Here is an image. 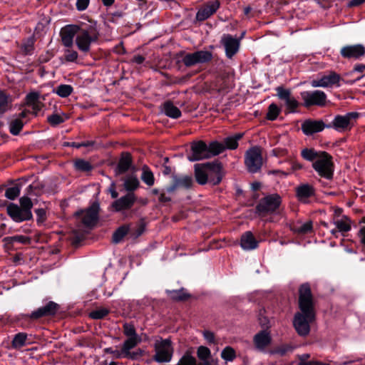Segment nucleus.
<instances>
[{
  "label": "nucleus",
  "instance_id": "obj_18",
  "mask_svg": "<svg viewBox=\"0 0 365 365\" xmlns=\"http://www.w3.org/2000/svg\"><path fill=\"white\" fill-rule=\"evenodd\" d=\"M219 7L220 2L217 0H211L197 11L196 19L198 21H204L215 13Z\"/></svg>",
  "mask_w": 365,
  "mask_h": 365
},
{
  "label": "nucleus",
  "instance_id": "obj_61",
  "mask_svg": "<svg viewBox=\"0 0 365 365\" xmlns=\"http://www.w3.org/2000/svg\"><path fill=\"white\" fill-rule=\"evenodd\" d=\"M113 354L117 359L127 358V355L123 352V348L121 349V350H115V351H113Z\"/></svg>",
  "mask_w": 365,
  "mask_h": 365
},
{
  "label": "nucleus",
  "instance_id": "obj_33",
  "mask_svg": "<svg viewBox=\"0 0 365 365\" xmlns=\"http://www.w3.org/2000/svg\"><path fill=\"white\" fill-rule=\"evenodd\" d=\"M208 147V153L210 158L212 156L217 155L222 153L225 149V147L223 143H220L217 141H213L207 145Z\"/></svg>",
  "mask_w": 365,
  "mask_h": 365
},
{
  "label": "nucleus",
  "instance_id": "obj_14",
  "mask_svg": "<svg viewBox=\"0 0 365 365\" xmlns=\"http://www.w3.org/2000/svg\"><path fill=\"white\" fill-rule=\"evenodd\" d=\"M59 306L53 302H48L45 306L37 309L30 314L25 315L27 318L36 320L46 316L54 315L58 311Z\"/></svg>",
  "mask_w": 365,
  "mask_h": 365
},
{
  "label": "nucleus",
  "instance_id": "obj_64",
  "mask_svg": "<svg viewBox=\"0 0 365 365\" xmlns=\"http://www.w3.org/2000/svg\"><path fill=\"white\" fill-rule=\"evenodd\" d=\"M144 61L145 58L140 55L135 56L132 59V61L137 64H141L144 62Z\"/></svg>",
  "mask_w": 365,
  "mask_h": 365
},
{
  "label": "nucleus",
  "instance_id": "obj_2",
  "mask_svg": "<svg viewBox=\"0 0 365 365\" xmlns=\"http://www.w3.org/2000/svg\"><path fill=\"white\" fill-rule=\"evenodd\" d=\"M195 176L196 181L200 185L210 182L213 185H218L222 178V166L219 163H207L195 165Z\"/></svg>",
  "mask_w": 365,
  "mask_h": 365
},
{
  "label": "nucleus",
  "instance_id": "obj_58",
  "mask_svg": "<svg viewBox=\"0 0 365 365\" xmlns=\"http://www.w3.org/2000/svg\"><path fill=\"white\" fill-rule=\"evenodd\" d=\"M203 336L208 343L216 344L215 337L213 332L205 330L203 331Z\"/></svg>",
  "mask_w": 365,
  "mask_h": 365
},
{
  "label": "nucleus",
  "instance_id": "obj_24",
  "mask_svg": "<svg viewBox=\"0 0 365 365\" xmlns=\"http://www.w3.org/2000/svg\"><path fill=\"white\" fill-rule=\"evenodd\" d=\"M41 95L38 92H31L26 96V104L31 106L35 115L40 111L43 107V103L40 101Z\"/></svg>",
  "mask_w": 365,
  "mask_h": 365
},
{
  "label": "nucleus",
  "instance_id": "obj_19",
  "mask_svg": "<svg viewBox=\"0 0 365 365\" xmlns=\"http://www.w3.org/2000/svg\"><path fill=\"white\" fill-rule=\"evenodd\" d=\"M278 97L284 101L287 109L290 112H294L299 106V102L291 95V92L282 87L277 88Z\"/></svg>",
  "mask_w": 365,
  "mask_h": 365
},
{
  "label": "nucleus",
  "instance_id": "obj_8",
  "mask_svg": "<svg viewBox=\"0 0 365 365\" xmlns=\"http://www.w3.org/2000/svg\"><path fill=\"white\" fill-rule=\"evenodd\" d=\"M245 165L250 173H257L262 165V150L259 147H253L248 150L245 155Z\"/></svg>",
  "mask_w": 365,
  "mask_h": 365
},
{
  "label": "nucleus",
  "instance_id": "obj_37",
  "mask_svg": "<svg viewBox=\"0 0 365 365\" xmlns=\"http://www.w3.org/2000/svg\"><path fill=\"white\" fill-rule=\"evenodd\" d=\"M177 365H197V361L192 356V351L188 350L180 359Z\"/></svg>",
  "mask_w": 365,
  "mask_h": 365
},
{
  "label": "nucleus",
  "instance_id": "obj_36",
  "mask_svg": "<svg viewBox=\"0 0 365 365\" xmlns=\"http://www.w3.org/2000/svg\"><path fill=\"white\" fill-rule=\"evenodd\" d=\"M322 152V151L317 152L314 149L305 148L302 150L301 154L305 160L314 162L317 158H319Z\"/></svg>",
  "mask_w": 365,
  "mask_h": 365
},
{
  "label": "nucleus",
  "instance_id": "obj_31",
  "mask_svg": "<svg viewBox=\"0 0 365 365\" xmlns=\"http://www.w3.org/2000/svg\"><path fill=\"white\" fill-rule=\"evenodd\" d=\"M167 293L169 297L175 301H184L190 297V294L185 289L168 290Z\"/></svg>",
  "mask_w": 365,
  "mask_h": 365
},
{
  "label": "nucleus",
  "instance_id": "obj_22",
  "mask_svg": "<svg viewBox=\"0 0 365 365\" xmlns=\"http://www.w3.org/2000/svg\"><path fill=\"white\" fill-rule=\"evenodd\" d=\"M192 184V179L190 176H173V185L167 187L168 192H173L178 188H190Z\"/></svg>",
  "mask_w": 365,
  "mask_h": 365
},
{
  "label": "nucleus",
  "instance_id": "obj_63",
  "mask_svg": "<svg viewBox=\"0 0 365 365\" xmlns=\"http://www.w3.org/2000/svg\"><path fill=\"white\" fill-rule=\"evenodd\" d=\"M22 48L24 49V52L26 54H29L33 49V43L29 42V43L24 44Z\"/></svg>",
  "mask_w": 365,
  "mask_h": 365
},
{
  "label": "nucleus",
  "instance_id": "obj_9",
  "mask_svg": "<svg viewBox=\"0 0 365 365\" xmlns=\"http://www.w3.org/2000/svg\"><path fill=\"white\" fill-rule=\"evenodd\" d=\"M100 205L94 202L86 210H81L76 213V215L81 219L82 224L87 227H93L98 222Z\"/></svg>",
  "mask_w": 365,
  "mask_h": 365
},
{
  "label": "nucleus",
  "instance_id": "obj_21",
  "mask_svg": "<svg viewBox=\"0 0 365 365\" xmlns=\"http://www.w3.org/2000/svg\"><path fill=\"white\" fill-rule=\"evenodd\" d=\"M135 201V195L130 192L114 201L112 204V207L115 209V211L119 212L123 210L130 208L134 204Z\"/></svg>",
  "mask_w": 365,
  "mask_h": 365
},
{
  "label": "nucleus",
  "instance_id": "obj_30",
  "mask_svg": "<svg viewBox=\"0 0 365 365\" xmlns=\"http://www.w3.org/2000/svg\"><path fill=\"white\" fill-rule=\"evenodd\" d=\"M131 156L128 153L122 154L118 165V173H125L131 165Z\"/></svg>",
  "mask_w": 365,
  "mask_h": 365
},
{
  "label": "nucleus",
  "instance_id": "obj_15",
  "mask_svg": "<svg viewBox=\"0 0 365 365\" xmlns=\"http://www.w3.org/2000/svg\"><path fill=\"white\" fill-rule=\"evenodd\" d=\"M342 57L348 59H359L365 54V47L362 44L346 45L340 50Z\"/></svg>",
  "mask_w": 365,
  "mask_h": 365
},
{
  "label": "nucleus",
  "instance_id": "obj_16",
  "mask_svg": "<svg viewBox=\"0 0 365 365\" xmlns=\"http://www.w3.org/2000/svg\"><path fill=\"white\" fill-rule=\"evenodd\" d=\"M7 214L16 222L29 220L32 218V213L24 211L19 206L10 203L6 207Z\"/></svg>",
  "mask_w": 365,
  "mask_h": 365
},
{
  "label": "nucleus",
  "instance_id": "obj_29",
  "mask_svg": "<svg viewBox=\"0 0 365 365\" xmlns=\"http://www.w3.org/2000/svg\"><path fill=\"white\" fill-rule=\"evenodd\" d=\"M163 111L168 117L178 118L181 115L180 109L170 101H166L163 104Z\"/></svg>",
  "mask_w": 365,
  "mask_h": 365
},
{
  "label": "nucleus",
  "instance_id": "obj_47",
  "mask_svg": "<svg viewBox=\"0 0 365 365\" xmlns=\"http://www.w3.org/2000/svg\"><path fill=\"white\" fill-rule=\"evenodd\" d=\"M128 229L126 227L122 226L119 227L113 235V241L115 243L120 242L122 239L128 233Z\"/></svg>",
  "mask_w": 365,
  "mask_h": 365
},
{
  "label": "nucleus",
  "instance_id": "obj_55",
  "mask_svg": "<svg viewBox=\"0 0 365 365\" xmlns=\"http://www.w3.org/2000/svg\"><path fill=\"white\" fill-rule=\"evenodd\" d=\"M19 194L20 188L18 186H14L6 190L5 196L9 200H14Z\"/></svg>",
  "mask_w": 365,
  "mask_h": 365
},
{
  "label": "nucleus",
  "instance_id": "obj_48",
  "mask_svg": "<svg viewBox=\"0 0 365 365\" xmlns=\"http://www.w3.org/2000/svg\"><path fill=\"white\" fill-rule=\"evenodd\" d=\"M310 355L309 354H303L299 356V362L298 365H328L317 361H307Z\"/></svg>",
  "mask_w": 365,
  "mask_h": 365
},
{
  "label": "nucleus",
  "instance_id": "obj_25",
  "mask_svg": "<svg viewBox=\"0 0 365 365\" xmlns=\"http://www.w3.org/2000/svg\"><path fill=\"white\" fill-rule=\"evenodd\" d=\"M240 245L245 250H251L257 247L258 242L255 240L252 233L248 231L242 235Z\"/></svg>",
  "mask_w": 365,
  "mask_h": 365
},
{
  "label": "nucleus",
  "instance_id": "obj_23",
  "mask_svg": "<svg viewBox=\"0 0 365 365\" xmlns=\"http://www.w3.org/2000/svg\"><path fill=\"white\" fill-rule=\"evenodd\" d=\"M327 127L322 120H306L302 124V130L306 135L320 132Z\"/></svg>",
  "mask_w": 365,
  "mask_h": 365
},
{
  "label": "nucleus",
  "instance_id": "obj_7",
  "mask_svg": "<svg viewBox=\"0 0 365 365\" xmlns=\"http://www.w3.org/2000/svg\"><path fill=\"white\" fill-rule=\"evenodd\" d=\"M359 113L356 112L348 113L344 115H336L331 122V125H327V128H334L339 132H344L351 130L354 126Z\"/></svg>",
  "mask_w": 365,
  "mask_h": 365
},
{
  "label": "nucleus",
  "instance_id": "obj_62",
  "mask_svg": "<svg viewBox=\"0 0 365 365\" xmlns=\"http://www.w3.org/2000/svg\"><path fill=\"white\" fill-rule=\"evenodd\" d=\"M359 236H360V241L361 243L364 245H365V222L364 225L361 227L359 230Z\"/></svg>",
  "mask_w": 365,
  "mask_h": 365
},
{
  "label": "nucleus",
  "instance_id": "obj_6",
  "mask_svg": "<svg viewBox=\"0 0 365 365\" xmlns=\"http://www.w3.org/2000/svg\"><path fill=\"white\" fill-rule=\"evenodd\" d=\"M281 197L277 194L267 195L260 200L256 207L257 212L261 216L274 212L281 205Z\"/></svg>",
  "mask_w": 365,
  "mask_h": 365
},
{
  "label": "nucleus",
  "instance_id": "obj_13",
  "mask_svg": "<svg viewBox=\"0 0 365 365\" xmlns=\"http://www.w3.org/2000/svg\"><path fill=\"white\" fill-rule=\"evenodd\" d=\"M220 41L225 48L227 58H232L239 51L240 39L233 37L232 35L224 34Z\"/></svg>",
  "mask_w": 365,
  "mask_h": 365
},
{
  "label": "nucleus",
  "instance_id": "obj_44",
  "mask_svg": "<svg viewBox=\"0 0 365 365\" xmlns=\"http://www.w3.org/2000/svg\"><path fill=\"white\" fill-rule=\"evenodd\" d=\"M221 357L226 361H232L236 358L235 349L231 346H226L221 352Z\"/></svg>",
  "mask_w": 365,
  "mask_h": 365
},
{
  "label": "nucleus",
  "instance_id": "obj_40",
  "mask_svg": "<svg viewBox=\"0 0 365 365\" xmlns=\"http://www.w3.org/2000/svg\"><path fill=\"white\" fill-rule=\"evenodd\" d=\"M4 241L8 243L19 242L23 245H29L31 243V238L24 235H15L5 237Z\"/></svg>",
  "mask_w": 365,
  "mask_h": 365
},
{
  "label": "nucleus",
  "instance_id": "obj_42",
  "mask_svg": "<svg viewBox=\"0 0 365 365\" xmlns=\"http://www.w3.org/2000/svg\"><path fill=\"white\" fill-rule=\"evenodd\" d=\"M139 186V181L135 176H129L126 178L124 182V187L126 190L133 191Z\"/></svg>",
  "mask_w": 365,
  "mask_h": 365
},
{
  "label": "nucleus",
  "instance_id": "obj_45",
  "mask_svg": "<svg viewBox=\"0 0 365 365\" xmlns=\"http://www.w3.org/2000/svg\"><path fill=\"white\" fill-rule=\"evenodd\" d=\"M197 357L205 362V365H208L205 361L210 357V350L204 346H200L197 348Z\"/></svg>",
  "mask_w": 365,
  "mask_h": 365
},
{
  "label": "nucleus",
  "instance_id": "obj_54",
  "mask_svg": "<svg viewBox=\"0 0 365 365\" xmlns=\"http://www.w3.org/2000/svg\"><path fill=\"white\" fill-rule=\"evenodd\" d=\"M279 113V110L277 105L272 103L269 105L268 108V112L267 113V118L270 120H275Z\"/></svg>",
  "mask_w": 365,
  "mask_h": 365
},
{
  "label": "nucleus",
  "instance_id": "obj_59",
  "mask_svg": "<svg viewBox=\"0 0 365 365\" xmlns=\"http://www.w3.org/2000/svg\"><path fill=\"white\" fill-rule=\"evenodd\" d=\"M89 4V0H77L76 7L79 11L85 10Z\"/></svg>",
  "mask_w": 365,
  "mask_h": 365
},
{
  "label": "nucleus",
  "instance_id": "obj_20",
  "mask_svg": "<svg viewBox=\"0 0 365 365\" xmlns=\"http://www.w3.org/2000/svg\"><path fill=\"white\" fill-rule=\"evenodd\" d=\"M29 113V110H24L18 115L12 117L9 122V131L12 135H17L20 133L24 125L22 119L26 118Z\"/></svg>",
  "mask_w": 365,
  "mask_h": 365
},
{
  "label": "nucleus",
  "instance_id": "obj_26",
  "mask_svg": "<svg viewBox=\"0 0 365 365\" xmlns=\"http://www.w3.org/2000/svg\"><path fill=\"white\" fill-rule=\"evenodd\" d=\"M255 346L257 349H263L271 341V336L266 331H262L257 334L254 338Z\"/></svg>",
  "mask_w": 365,
  "mask_h": 365
},
{
  "label": "nucleus",
  "instance_id": "obj_27",
  "mask_svg": "<svg viewBox=\"0 0 365 365\" xmlns=\"http://www.w3.org/2000/svg\"><path fill=\"white\" fill-rule=\"evenodd\" d=\"M297 196L301 201H305L314 193L313 187L309 184H303L296 188Z\"/></svg>",
  "mask_w": 365,
  "mask_h": 365
},
{
  "label": "nucleus",
  "instance_id": "obj_4",
  "mask_svg": "<svg viewBox=\"0 0 365 365\" xmlns=\"http://www.w3.org/2000/svg\"><path fill=\"white\" fill-rule=\"evenodd\" d=\"M155 354L153 359L158 363H166L171 361L174 349L170 339H160L154 344Z\"/></svg>",
  "mask_w": 365,
  "mask_h": 365
},
{
  "label": "nucleus",
  "instance_id": "obj_1",
  "mask_svg": "<svg viewBox=\"0 0 365 365\" xmlns=\"http://www.w3.org/2000/svg\"><path fill=\"white\" fill-rule=\"evenodd\" d=\"M299 312L294 315L293 324L300 336H307L310 331V324L315 319L313 296L309 284L305 283L299 289Z\"/></svg>",
  "mask_w": 365,
  "mask_h": 365
},
{
  "label": "nucleus",
  "instance_id": "obj_11",
  "mask_svg": "<svg viewBox=\"0 0 365 365\" xmlns=\"http://www.w3.org/2000/svg\"><path fill=\"white\" fill-rule=\"evenodd\" d=\"M207 145L202 140L193 142L191 144V153L187 159L191 161H198L210 158Z\"/></svg>",
  "mask_w": 365,
  "mask_h": 365
},
{
  "label": "nucleus",
  "instance_id": "obj_57",
  "mask_svg": "<svg viewBox=\"0 0 365 365\" xmlns=\"http://www.w3.org/2000/svg\"><path fill=\"white\" fill-rule=\"evenodd\" d=\"M312 229V225L311 222H305L302 225H301L298 229L297 231L299 233L306 234L309 232Z\"/></svg>",
  "mask_w": 365,
  "mask_h": 365
},
{
  "label": "nucleus",
  "instance_id": "obj_60",
  "mask_svg": "<svg viewBox=\"0 0 365 365\" xmlns=\"http://www.w3.org/2000/svg\"><path fill=\"white\" fill-rule=\"evenodd\" d=\"M35 212L38 217V221H43L46 217V211L43 208L37 209Z\"/></svg>",
  "mask_w": 365,
  "mask_h": 365
},
{
  "label": "nucleus",
  "instance_id": "obj_3",
  "mask_svg": "<svg viewBox=\"0 0 365 365\" xmlns=\"http://www.w3.org/2000/svg\"><path fill=\"white\" fill-rule=\"evenodd\" d=\"M99 33L94 26L79 27L76 37V44L78 48L85 53L90 51L91 45L98 41Z\"/></svg>",
  "mask_w": 365,
  "mask_h": 365
},
{
  "label": "nucleus",
  "instance_id": "obj_17",
  "mask_svg": "<svg viewBox=\"0 0 365 365\" xmlns=\"http://www.w3.org/2000/svg\"><path fill=\"white\" fill-rule=\"evenodd\" d=\"M79 26L76 25H67L60 32L62 43L66 48H71L73 45V38L77 36Z\"/></svg>",
  "mask_w": 365,
  "mask_h": 365
},
{
  "label": "nucleus",
  "instance_id": "obj_50",
  "mask_svg": "<svg viewBox=\"0 0 365 365\" xmlns=\"http://www.w3.org/2000/svg\"><path fill=\"white\" fill-rule=\"evenodd\" d=\"M109 313V311L106 308H100L98 309H96L94 311H92L89 316L94 319H101L105 317Z\"/></svg>",
  "mask_w": 365,
  "mask_h": 365
},
{
  "label": "nucleus",
  "instance_id": "obj_39",
  "mask_svg": "<svg viewBox=\"0 0 365 365\" xmlns=\"http://www.w3.org/2000/svg\"><path fill=\"white\" fill-rule=\"evenodd\" d=\"M141 179L148 186H152L154 184L153 174L147 166L143 168Z\"/></svg>",
  "mask_w": 365,
  "mask_h": 365
},
{
  "label": "nucleus",
  "instance_id": "obj_34",
  "mask_svg": "<svg viewBox=\"0 0 365 365\" xmlns=\"http://www.w3.org/2000/svg\"><path fill=\"white\" fill-rule=\"evenodd\" d=\"M242 137V133H237L234 136H230L225 139L224 145L225 148L236 149L238 146V140Z\"/></svg>",
  "mask_w": 365,
  "mask_h": 365
},
{
  "label": "nucleus",
  "instance_id": "obj_49",
  "mask_svg": "<svg viewBox=\"0 0 365 365\" xmlns=\"http://www.w3.org/2000/svg\"><path fill=\"white\" fill-rule=\"evenodd\" d=\"M182 62L187 67H191L192 66L197 64L194 52L186 53L183 56Z\"/></svg>",
  "mask_w": 365,
  "mask_h": 365
},
{
  "label": "nucleus",
  "instance_id": "obj_32",
  "mask_svg": "<svg viewBox=\"0 0 365 365\" xmlns=\"http://www.w3.org/2000/svg\"><path fill=\"white\" fill-rule=\"evenodd\" d=\"M334 224L339 232H346L351 230V222L346 216H343L341 219L334 220Z\"/></svg>",
  "mask_w": 365,
  "mask_h": 365
},
{
  "label": "nucleus",
  "instance_id": "obj_43",
  "mask_svg": "<svg viewBox=\"0 0 365 365\" xmlns=\"http://www.w3.org/2000/svg\"><path fill=\"white\" fill-rule=\"evenodd\" d=\"M75 168L77 170L88 172L92 170L93 167L91 164L85 160L78 159L74 162Z\"/></svg>",
  "mask_w": 365,
  "mask_h": 365
},
{
  "label": "nucleus",
  "instance_id": "obj_12",
  "mask_svg": "<svg viewBox=\"0 0 365 365\" xmlns=\"http://www.w3.org/2000/svg\"><path fill=\"white\" fill-rule=\"evenodd\" d=\"M341 80V78L339 74L334 71H329L327 74L323 75L319 79L312 81L311 85L314 88H327L334 86L339 87L340 86L339 82Z\"/></svg>",
  "mask_w": 365,
  "mask_h": 365
},
{
  "label": "nucleus",
  "instance_id": "obj_35",
  "mask_svg": "<svg viewBox=\"0 0 365 365\" xmlns=\"http://www.w3.org/2000/svg\"><path fill=\"white\" fill-rule=\"evenodd\" d=\"M195 56L196 61L198 63H204L210 61L212 58V54L208 51H197L194 52Z\"/></svg>",
  "mask_w": 365,
  "mask_h": 365
},
{
  "label": "nucleus",
  "instance_id": "obj_38",
  "mask_svg": "<svg viewBox=\"0 0 365 365\" xmlns=\"http://www.w3.org/2000/svg\"><path fill=\"white\" fill-rule=\"evenodd\" d=\"M11 98L9 96L0 91V113H4L10 108Z\"/></svg>",
  "mask_w": 365,
  "mask_h": 365
},
{
  "label": "nucleus",
  "instance_id": "obj_46",
  "mask_svg": "<svg viewBox=\"0 0 365 365\" xmlns=\"http://www.w3.org/2000/svg\"><path fill=\"white\" fill-rule=\"evenodd\" d=\"M73 92V88L70 85L62 84L56 88V93L62 98H66Z\"/></svg>",
  "mask_w": 365,
  "mask_h": 365
},
{
  "label": "nucleus",
  "instance_id": "obj_28",
  "mask_svg": "<svg viewBox=\"0 0 365 365\" xmlns=\"http://www.w3.org/2000/svg\"><path fill=\"white\" fill-rule=\"evenodd\" d=\"M141 341L140 337H130L128 338L123 343L122 347L123 352L127 355V358L134 359L135 355L133 353L130 351V349H133Z\"/></svg>",
  "mask_w": 365,
  "mask_h": 365
},
{
  "label": "nucleus",
  "instance_id": "obj_53",
  "mask_svg": "<svg viewBox=\"0 0 365 365\" xmlns=\"http://www.w3.org/2000/svg\"><path fill=\"white\" fill-rule=\"evenodd\" d=\"M123 333L128 337H140L135 331L134 326L132 324H123Z\"/></svg>",
  "mask_w": 365,
  "mask_h": 365
},
{
  "label": "nucleus",
  "instance_id": "obj_41",
  "mask_svg": "<svg viewBox=\"0 0 365 365\" xmlns=\"http://www.w3.org/2000/svg\"><path fill=\"white\" fill-rule=\"evenodd\" d=\"M26 334L19 333L15 335L12 340V346L15 349H20L26 344Z\"/></svg>",
  "mask_w": 365,
  "mask_h": 365
},
{
  "label": "nucleus",
  "instance_id": "obj_51",
  "mask_svg": "<svg viewBox=\"0 0 365 365\" xmlns=\"http://www.w3.org/2000/svg\"><path fill=\"white\" fill-rule=\"evenodd\" d=\"M20 202V207L23 209L24 211H26L29 213H31V208L33 207V203L31 200L28 197H22L19 200Z\"/></svg>",
  "mask_w": 365,
  "mask_h": 365
},
{
  "label": "nucleus",
  "instance_id": "obj_10",
  "mask_svg": "<svg viewBox=\"0 0 365 365\" xmlns=\"http://www.w3.org/2000/svg\"><path fill=\"white\" fill-rule=\"evenodd\" d=\"M301 96L305 107L312 106L322 107L326 104L327 95L322 91H303L301 93Z\"/></svg>",
  "mask_w": 365,
  "mask_h": 365
},
{
  "label": "nucleus",
  "instance_id": "obj_52",
  "mask_svg": "<svg viewBox=\"0 0 365 365\" xmlns=\"http://www.w3.org/2000/svg\"><path fill=\"white\" fill-rule=\"evenodd\" d=\"M78 57V52L71 48H67L64 51V58L67 62H74Z\"/></svg>",
  "mask_w": 365,
  "mask_h": 365
},
{
  "label": "nucleus",
  "instance_id": "obj_56",
  "mask_svg": "<svg viewBox=\"0 0 365 365\" xmlns=\"http://www.w3.org/2000/svg\"><path fill=\"white\" fill-rule=\"evenodd\" d=\"M47 120L51 125L55 126L64 122L65 119L62 115H60L58 114H53L51 115H49L47 118Z\"/></svg>",
  "mask_w": 365,
  "mask_h": 365
},
{
  "label": "nucleus",
  "instance_id": "obj_5",
  "mask_svg": "<svg viewBox=\"0 0 365 365\" xmlns=\"http://www.w3.org/2000/svg\"><path fill=\"white\" fill-rule=\"evenodd\" d=\"M312 167L322 178L330 180L333 178L334 164L332 157L327 152H322L319 158L315 160Z\"/></svg>",
  "mask_w": 365,
  "mask_h": 365
}]
</instances>
